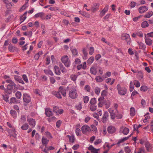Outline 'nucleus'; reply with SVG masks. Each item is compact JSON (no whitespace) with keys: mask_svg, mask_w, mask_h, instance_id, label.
Listing matches in <instances>:
<instances>
[{"mask_svg":"<svg viewBox=\"0 0 153 153\" xmlns=\"http://www.w3.org/2000/svg\"><path fill=\"white\" fill-rule=\"evenodd\" d=\"M84 89L86 91L90 92L91 90V87L88 85H86L85 86Z\"/></svg>","mask_w":153,"mask_h":153,"instance_id":"obj_53","label":"nucleus"},{"mask_svg":"<svg viewBox=\"0 0 153 153\" xmlns=\"http://www.w3.org/2000/svg\"><path fill=\"white\" fill-rule=\"evenodd\" d=\"M107 130L108 133L112 134L115 132L116 129L114 127L111 126L108 127Z\"/></svg>","mask_w":153,"mask_h":153,"instance_id":"obj_16","label":"nucleus"},{"mask_svg":"<svg viewBox=\"0 0 153 153\" xmlns=\"http://www.w3.org/2000/svg\"><path fill=\"white\" fill-rule=\"evenodd\" d=\"M72 52L73 55L74 56H77L78 54V52L76 49H73L72 50Z\"/></svg>","mask_w":153,"mask_h":153,"instance_id":"obj_63","label":"nucleus"},{"mask_svg":"<svg viewBox=\"0 0 153 153\" xmlns=\"http://www.w3.org/2000/svg\"><path fill=\"white\" fill-rule=\"evenodd\" d=\"M94 52V48L93 47H91L89 49V54L90 55L93 54Z\"/></svg>","mask_w":153,"mask_h":153,"instance_id":"obj_56","label":"nucleus"},{"mask_svg":"<svg viewBox=\"0 0 153 153\" xmlns=\"http://www.w3.org/2000/svg\"><path fill=\"white\" fill-rule=\"evenodd\" d=\"M90 109L91 111H94L97 109V106L94 105H91L90 106Z\"/></svg>","mask_w":153,"mask_h":153,"instance_id":"obj_44","label":"nucleus"},{"mask_svg":"<svg viewBox=\"0 0 153 153\" xmlns=\"http://www.w3.org/2000/svg\"><path fill=\"white\" fill-rule=\"evenodd\" d=\"M134 83L135 85L137 87H139L140 86V82L136 80H134Z\"/></svg>","mask_w":153,"mask_h":153,"instance_id":"obj_54","label":"nucleus"},{"mask_svg":"<svg viewBox=\"0 0 153 153\" xmlns=\"http://www.w3.org/2000/svg\"><path fill=\"white\" fill-rule=\"evenodd\" d=\"M22 78L26 82H28V79L26 75L25 74H23L22 76Z\"/></svg>","mask_w":153,"mask_h":153,"instance_id":"obj_57","label":"nucleus"},{"mask_svg":"<svg viewBox=\"0 0 153 153\" xmlns=\"http://www.w3.org/2000/svg\"><path fill=\"white\" fill-rule=\"evenodd\" d=\"M100 88L96 87L94 89V91L95 93L97 95L99 94L100 92Z\"/></svg>","mask_w":153,"mask_h":153,"instance_id":"obj_49","label":"nucleus"},{"mask_svg":"<svg viewBox=\"0 0 153 153\" xmlns=\"http://www.w3.org/2000/svg\"><path fill=\"white\" fill-rule=\"evenodd\" d=\"M92 130L93 131L96 132L97 131V129L96 127L94 125H92L91 126Z\"/></svg>","mask_w":153,"mask_h":153,"instance_id":"obj_61","label":"nucleus"},{"mask_svg":"<svg viewBox=\"0 0 153 153\" xmlns=\"http://www.w3.org/2000/svg\"><path fill=\"white\" fill-rule=\"evenodd\" d=\"M124 150L126 153H130L131 151V150L128 146L125 147Z\"/></svg>","mask_w":153,"mask_h":153,"instance_id":"obj_60","label":"nucleus"},{"mask_svg":"<svg viewBox=\"0 0 153 153\" xmlns=\"http://www.w3.org/2000/svg\"><path fill=\"white\" fill-rule=\"evenodd\" d=\"M15 96L17 98L20 99L22 97V94L20 91H17L15 94Z\"/></svg>","mask_w":153,"mask_h":153,"instance_id":"obj_43","label":"nucleus"},{"mask_svg":"<svg viewBox=\"0 0 153 153\" xmlns=\"http://www.w3.org/2000/svg\"><path fill=\"white\" fill-rule=\"evenodd\" d=\"M42 142L43 145L46 146L49 142V140H48L47 138L43 137L42 139Z\"/></svg>","mask_w":153,"mask_h":153,"instance_id":"obj_29","label":"nucleus"},{"mask_svg":"<svg viewBox=\"0 0 153 153\" xmlns=\"http://www.w3.org/2000/svg\"><path fill=\"white\" fill-rule=\"evenodd\" d=\"M153 15V11H150L146 13L144 16V18H149Z\"/></svg>","mask_w":153,"mask_h":153,"instance_id":"obj_25","label":"nucleus"},{"mask_svg":"<svg viewBox=\"0 0 153 153\" xmlns=\"http://www.w3.org/2000/svg\"><path fill=\"white\" fill-rule=\"evenodd\" d=\"M27 121L32 128H34L36 125V121L33 118H27Z\"/></svg>","mask_w":153,"mask_h":153,"instance_id":"obj_11","label":"nucleus"},{"mask_svg":"<svg viewBox=\"0 0 153 153\" xmlns=\"http://www.w3.org/2000/svg\"><path fill=\"white\" fill-rule=\"evenodd\" d=\"M103 80L102 77L99 76H97L95 77V80L97 82H101Z\"/></svg>","mask_w":153,"mask_h":153,"instance_id":"obj_42","label":"nucleus"},{"mask_svg":"<svg viewBox=\"0 0 153 153\" xmlns=\"http://www.w3.org/2000/svg\"><path fill=\"white\" fill-rule=\"evenodd\" d=\"M45 114L47 116L49 117L52 115V112L49 108H46L45 109Z\"/></svg>","mask_w":153,"mask_h":153,"instance_id":"obj_18","label":"nucleus"},{"mask_svg":"<svg viewBox=\"0 0 153 153\" xmlns=\"http://www.w3.org/2000/svg\"><path fill=\"white\" fill-rule=\"evenodd\" d=\"M94 60V58L93 56H91L88 59L87 63L88 65H90L93 62Z\"/></svg>","mask_w":153,"mask_h":153,"instance_id":"obj_27","label":"nucleus"},{"mask_svg":"<svg viewBox=\"0 0 153 153\" xmlns=\"http://www.w3.org/2000/svg\"><path fill=\"white\" fill-rule=\"evenodd\" d=\"M138 44L140 49H143V50H145L146 47L144 44L140 42L138 43Z\"/></svg>","mask_w":153,"mask_h":153,"instance_id":"obj_31","label":"nucleus"},{"mask_svg":"<svg viewBox=\"0 0 153 153\" xmlns=\"http://www.w3.org/2000/svg\"><path fill=\"white\" fill-rule=\"evenodd\" d=\"M61 61L65 66L68 67L70 66V61L69 60L68 56H63L61 58Z\"/></svg>","mask_w":153,"mask_h":153,"instance_id":"obj_3","label":"nucleus"},{"mask_svg":"<svg viewBox=\"0 0 153 153\" xmlns=\"http://www.w3.org/2000/svg\"><path fill=\"white\" fill-rule=\"evenodd\" d=\"M59 110V108L57 106H54L53 108V111L54 112L57 114Z\"/></svg>","mask_w":153,"mask_h":153,"instance_id":"obj_59","label":"nucleus"},{"mask_svg":"<svg viewBox=\"0 0 153 153\" xmlns=\"http://www.w3.org/2000/svg\"><path fill=\"white\" fill-rule=\"evenodd\" d=\"M136 4V3L135 1H131L130 4V6L131 7V8L134 7L135 6Z\"/></svg>","mask_w":153,"mask_h":153,"instance_id":"obj_64","label":"nucleus"},{"mask_svg":"<svg viewBox=\"0 0 153 153\" xmlns=\"http://www.w3.org/2000/svg\"><path fill=\"white\" fill-rule=\"evenodd\" d=\"M108 5H106L104 9L102 10L101 13V15L102 16H104L105 14V13L108 11Z\"/></svg>","mask_w":153,"mask_h":153,"instance_id":"obj_26","label":"nucleus"},{"mask_svg":"<svg viewBox=\"0 0 153 153\" xmlns=\"http://www.w3.org/2000/svg\"><path fill=\"white\" fill-rule=\"evenodd\" d=\"M131 136V135H130L129 136L124 137L122 139H120L119 140L118 143H123L125 141L127 140Z\"/></svg>","mask_w":153,"mask_h":153,"instance_id":"obj_37","label":"nucleus"},{"mask_svg":"<svg viewBox=\"0 0 153 153\" xmlns=\"http://www.w3.org/2000/svg\"><path fill=\"white\" fill-rule=\"evenodd\" d=\"M147 150L148 151H151V146L149 143L147 142L145 144Z\"/></svg>","mask_w":153,"mask_h":153,"instance_id":"obj_38","label":"nucleus"},{"mask_svg":"<svg viewBox=\"0 0 153 153\" xmlns=\"http://www.w3.org/2000/svg\"><path fill=\"white\" fill-rule=\"evenodd\" d=\"M10 113L11 116L13 117L14 118H16L17 117V113L15 110H11Z\"/></svg>","mask_w":153,"mask_h":153,"instance_id":"obj_35","label":"nucleus"},{"mask_svg":"<svg viewBox=\"0 0 153 153\" xmlns=\"http://www.w3.org/2000/svg\"><path fill=\"white\" fill-rule=\"evenodd\" d=\"M14 79L16 81L20 83H21L23 84H25L24 82L23 81L22 78L19 76H14Z\"/></svg>","mask_w":153,"mask_h":153,"instance_id":"obj_19","label":"nucleus"},{"mask_svg":"<svg viewBox=\"0 0 153 153\" xmlns=\"http://www.w3.org/2000/svg\"><path fill=\"white\" fill-rule=\"evenodd\" d=\"M6 82L10 83L7 86V88L5 90V92L8 94H10L12 93L13 90L16 87V84L10 79H7Z\"/></svg>","mask_w":153,"mask_h":153,"instance_id":"obj_1","label":"nucleus"},{"mask_svg":"<svg viewBox=\"0 0 153 153\" xmlns=\"http://www.w3.org/2000/svg\"><path fill=\"white\" fill-rule=\"evenodd\" d=\"M8 49L9 51L11 52H13L16 50V48L12 45L11 44L9 45Z\"/></svg>","mask_w":153,"mask_h":153,"instance_id":"obj_34","label":"nucleus"},{"mask_svg":"<svg viewBox=\"0 0 153 153\" xmlns=\"http://www.w3.org/2000/svg\"><path fill=\"white\" fill-rule=\"evenodd\" d=\"M43 54V52L42 51H41L36 54L34 56V58L35 59L37 60L39 58L40 56L42 55Z\"/></svg>","mask_w":153,"mask_h":153,"instance_id":"obj_20","label":"nucleus"},{"mask_svg":"<svg viewBox=\"0 0 153 153\" xmlns=\"http://www.w3.org/2000/svg\"><path fill=\"white\" fill-rule=\"evenodd\" d=\"M148 88L146 86H141L140 88L141 91H147L148 90Z\"/></svg>","mask_w":153,"mask_h":153,"instance_id":"obj_55","label":"nucleus"},{"mask_svg":"<svg viewBox=\"0 0 153 153\" xmlns=\"http://www.w3.org/2000/svg\"><path fill=\"white\" fill-rule=\"evenodd\" d=\"M23 100L24 102L29 103L31 101L30 97L27 94L24 93L23 95Z\"/></svg>","mask_w":153,"mask_h":153,"instance_id":"obj_7","label":"nucleus"},{"mask_svg":"<svg viewBox=\"0 0 153 153\" xmlns=\"http://www.w3.org/2000/svg\"><path fill=\"white\" fill-rule=\"evenodd\" d=\"M76 133L77 135L79 136H80L81 134L80 129L78 128H77L76 129Z\"/></svg>","mask_w":153,"mask_h":153,"instance_id":"obj_51","label":"nucleus"},{"mask_svg":"<svg viewBox=\"0 0 153 153\" xmlns=\"http://www.w3.org/2000/svg\"><path fill=\"white\" fill-rule=\"evenodd\" d=\"M79 13L83 16L87 18H89L90 17V15L85 11H79Z\"/></svg>","mask_w":153,"mask_h":153,"instance_id":"obj_17","label":"nucleus"},{"mask_svg":"<svg viewBox=\"0 0 153 153\" xmlns=\"http://www.w3.org/2000/svg\"><path fill=\"white\" fill-rule=\"evenodd\" d=\"M45 135L48 139H52L53 138L51 133L48 131H46L45 133Z\"/></svg>","mask_w":153,"mask_h":153,"instance_id":"obj_46","label":"nucleus"},{"mask_svg":"<svg viewBox=\"0 0 153 153\" xmlns=\"http://www.w3.org/2000/svg\"><path fill=\"white\" fill-rule=\"evenodd\" d=\"M54 70L56 74L58 75H59L60 74L61 72L58 66L56 65L54 67Z\"/></svg>","mask_w":153,"mask_h":153,"instance_id":"obj_23","label":"nucleus"},{"mask_svg":"<svg viewBox=\"0 0 153 153\" xmlns=\"http://www.w3.org/2000/svg\"><path fill=\"white\" fill-rule=\"evenodd\" d=\"M52 93L53 94L55 95L57 98L60 99L62 98V97L60 94V93L59 92V90L57 92L53 91Z\"/></svg>","mask_w":153,"mask_h":153,"instance_id":"obj_33","label":"nucleus"},{"mask_svg":"<svg viewBox=\"0 0 153 153\" xmlns=\"http://www.w3.org/2000/svg\"><path fill=\"white\" fill-rule=\"evenodd\" d=\"M117 88L118 91V94L122 95H125L126 93V89L124 87H121L119 84L117 86Z\"/></svg>","mask_w":153,"mask_h":153,"instance_id":"obj_2","label":"nucleus"},{"mask_svg":"<svg viewBox=\"0 0 153 153\" xmlns=\"http://www.w3.org/2000/svg\"><path fill=\"white\" fill-rule=\"evenodd\" d=\"M59 67L62 72L63 73L67 72V70L65 68V67H64L63 65L61 63L59 64Z\"/></svg>","mask_w":153,"mask_h":153,"instance_id":"obj_39","label":"nucleus"},{"mask_svg":"<svg viewBox=\"0 0 153 153\" xmlns=\"http://www.w3.org/2000/svg\"><path fill=\"white\" fill-rule=\"evenodd\" d=\"M26 120L25 117L24 115L22 116L20 119V122L22 123H23L26 121Z\"/></svg>","mask_w":153,"mask_h":153,"instance_id":"obj_52","label":"nucleus"},{"mask_svg":"<svg viewBox=\"0 0 153 153\" xmlns=\"http://www.w3.org/2000/svg\"><path fill=\"white\" fill-rule=\"evenodd\" d=\"M88 149L91 151V152H98L100 150V149H97L95 148L92 145H91L89 146V147L88 148Z\"/></svg>","mask_w":153,"mask_h":153,"instance_id":"obj_24","label":"nucleus"},{"mask_svg":"<svg viewBox=\"0 0 153 153\" xmlns=\"http://www.w3.org/2000/svg\"><path fill=\"white\" fill-rule=\"evenodd\" d=\"M141 27L143 28H145L148 27L149 25V24L148 22L146 21L143 22L141 24Z\"/></svg>","mask_w":153,"mask_h":153,"instance_id":"obj_40","label":"nucleus"},{"mask_svg":"<svg viewBox=\"0 0 153 153\" xmlns=\"http://www.w3.org/2000/svg\"><path fill=\"white\" fill-rule=\"evenodd\" d=\"M139 153H145V150L143 147H141L139 149H137Z\"/></svg>","mask_w":153,"mask_h":153,"instance_id":"obj_48","label":"nucleus"},{"mask_svg":"<svg viewBox=\"0 0 153 153\" xmlns=\"http://www.w3.org/2000/svg\"><path fill=\"white\" fill-rule=\"evenodd\" d=\"M81 129L83 134H86L91 131L90 127L87 125L82 126Z\"/></svg>","mask_w":153,"mask_h":153,"instance_id":"obj_8","label":"nucleus"},{"mask_svg":"<svg viewBox=\"0 0 153 153\" xmlns=\"http://www.w3.org/2000/svg\"><path fill=\"white\" fill-rule=\"evenodd\" d=\"M89 98L88 96L83 97V101L84 103H87L88 102Z\"/></svg>","mask_w":153,"mask_h":153,"instance_id":"obj_50","label":"nucleus"},{"mask_svg":"<svg viewBox=\"0 0 153 153\" xmlns=\"http://www.w3.org/2000/svg\"><path fill=\"white\" fill-rule=\"evenodd\" d=\"M108 113L107 111L105 112L102 118V121L103 123H105L108 120Z\"/></svg>","mask_w":153,"mask_h":153,"instance_id":"obj_13","label":"nucleus"},{"mask_svg":"<svg viewBox=\"0 0 153 153\" xmlns=\"http://www.w3.org/2000/svg\"><path fill=\"white\" fill-rule=\"evenodd\" d=\"M32 31H29V32H25L23 33V35L25 36H28L29 37H30L32 36Z\"/></svg>","mask_w":153,"mask_h":153,"instance_id":"obj_45","label":"nucleus"},{"mask_svg":"<svg viewBox=\"0 0 153 153\" xmlns=\"http://www.w3.org/2000/svg\"><path fill=\"white\" fill-rule=\"evenodd\" d=\"M145 42L147 45L150 46L153 43V41L150 39L146 38L145 39Z\"/></svg>","mask_w":153,"mask_h":153,"instance_id":"obj_22","label":"nucleus"},{"mask_svg":"<svg viewBox=\"0 0 153 153\" xmlns=\"http://www.w3.org/2000/svg\"><path fill=\"white\" fill-rule=\"evenodd\" d=\"M148 9V7L146 6H142L139 7L138 8V11L139 13H142L146 11Z\"/></svg>","mask_w":153,"mask_h":153,"instance_id":"obj_12","label":"nucleus"},{"mask_svg":"<svg viewBox=\"0 0 153 153\" xmlns=\"http://www.w3.org/2000/svg\"><path fill=\"white\" fill-rule=\"evenodd\" d=\"M76 107L77 109L78 110H80L82 108V103L80 102H79V104L76 105Z\"/></svg>","mask_w":153,"mask_h":153,"instance_id":"obj_62","label":"nucleus"},{"mask_svg":"<svg viewBox=\"0 0 153 153\" xmlns=\"http://www.w3.org/2000/svg\"><path fill=\"white\" fill-rule=\"evenodd\" d=\"M34 17L35 18L40 17L42 19L44 20L45 19V14L43 12L39 13L36 14Z\"/></svg>","mask_w":153,"mask_h":153,"instance_id":"obj_15","label":"nucleus"},{"mask_svg":"<svg viewBox=\"0 0 153 153\" xmlns=\"http://www.w3.org/2000/svg\"><path fill=\"white\" fill-rule=\"evenodd\" d=\"M78 76L77 74H72L70 76L71 79L73 81L75 82Z\"/></svg>","mask_w":153,"mask_h":153,"instance_id":"obj_36","label":"nucleus"},{"mask_svg":"<svg viewBox=\"0 0 153 153\" xmlns=\"http://www.w3.org/2000/svg\"><path fill=\"white\" fill-rule=\"evenodd\" d=\"M7 125L10 128H12V131H13V134H10V131L9 130L8 131L10 136V137H13L16 138V134L15 133V132H16V130L15 129V128H14L13 127H12V126L11 125V124L9 122H7Z\"/></svg>","mask_w":153,"mask_h":153,"instance_id":"obj_6","label":"nucleus"},{"mask_svg":"<svg viewBox=\"0 0 153 153\" xmlns=\"http://www.w3.org/2000/svg\"><path fill=\"white\" fill-rule=\"evenodd\" d=\"M29 127V125L27 123H25L23 124L22 126H21V128L22 129L25 130H27L28 128Z\"/></svg>","mask_w":153,"mask_h":153,"instance_id":"obj_41","label":"nucleus"},{"mask_svg":"<svg viewBox=\"0 0 153 153\" xmlns=\"http://www.w3.org/2000/svg\"><path fill=\"white\" fill-rule=\"evenodd\" d=\"M90 72L94 75H95L97 73L96 68L94 66H92L90 69Z\"/></svg>","mask_w":153,"mask_h":153,"instance_id":"obj_21","label":"nucleus"},{"mask_svg":"<svg viewBox=\"0 0 153 153\" xmlns=\"http://www.w3.org/2000/svg\"><path fill=\"white\" fill-rule=\"evenodd\" d=\"M130 114L131 116L133 117L135 114V111L134 108L131 107L130 110Z\"/></svg>","mask_w":153,"mask_h":153,"instance_id":"obj_28","label":"nucleus"},{"mask_svg":"<svg viewBox=\"0 0 153 153\" xmlns=\"http://www.w3.org/2000/svg\"><path fill=\"white\" fill-rule=\"evenodd\" d=\"M44 71L46 74H49L51 76H53V75L52 71L49 69H44Z\"/></svg>","mask_w":153,"mask_h":153,"instance_id":"obj_30","label":"nucleus"},{"mask_svg":"<svg viewBox=\"0 0 153 153\" xmlns=\"http://www.w3.org/2000/svg\"><path fill=\"white\" fill-rule=\"evenodd\" d=\"M129 130L128 128L122 127L120 128V132L123 133L124 135H126L129 133Z\"/></svg>","mask_w":153,"mask_h":153,"instance_id":"obj_10","label":"nucleus"},{"mask_svg":"<svg viewBox=\"0 0 153 153\" xmlns=\"http://www.w3.org/2000/svg\"><path fill=\"white\" fill-rule=\"evenodd\" d=\"M122 39L125 40L128 45H130V38L129 35L126 33H123L122 35Z\"/></svg>","mask_w":153,"mask_h":153,"instance_id":"obj_5","label":"nucleus"},{"mask_svg":"<svg viewBox=\"0 0 153 153\" xmlns=\"http://www.w3.org/2000/svg\"><path fill=\"white\" fill-rule=\"evenodd\" d=\"M49 122H52L56 119V117H49L47 118Z\"/></svg>","mask_w":153,"mask_h":153,"instance_id":"obj_58","label":"nucleus"},{"mask_svg":"<svg viewBox=\"0 0 153 153\" xmlns=\"http://www.w3.org/2000/svg\"><path fill=\"white\" fill-rule=\"evenodd\" d=\"M59 92L61 93L62 96L65 97L66 96V90L62 86H60L59 88Z\"/></svg>","mask_w":153,"mask_h":153,"instance_id":"obj_9","label":"nucleus"},{"mask_svg":"<svg viewBox=\"0 0 153 153\" xmlns=\"http://www.w3.org/2000/svg\"><path fill=\"white\" fill-rule=\"evenodd\" d=\"M100 4L98 3H95L91 7V10L93 12H95L98 9Z\"/></svg>","mask_w":153,"mask_h":153,"instance_id":"obj_14","label":"nucleus"},{"mask_svg":"<svg viewBox=\"0 0 153 153\" xmlns=\"http://www.w3.org/2000/svg\"><path fill=\"white\" fill-rule=\"evenodd\" d=\"M90 103L91 105H95L96 103V99L95 98H92L90 101Z\"/></svg>","mask_w":153,"mask_h":153,"instance_id":"obj_47","label":"nucleus"},{"mask_svg":"<svg viewBox=\"0 0 153 153\" xmlns=\"http://www.w3.org/2000/svg\"><path fill=\"white\" fill-rule=\"evenodd\" d=\"M67 137L69 138V141L70 142L73 143L74 142L75 140V138L74 136L72 135V136L69 135H67Z\"/></svg>","mask_w":153,"mask_h":153,"instance_id":"obj_32","label":"nucleus"},{"mask_svg":"<svg viewBox=\"0 0 153 153\" xmlns=\"http://www.w3.org/2000/svg\"><path fill=\"white\" fill-rule=\"evenodd\" d=\"M68 95L69 97L73 99H76L78 96L77 91L75 89H73L69 91Z\"/></svg>","mask_w":153,"mask_h":153,"instance_id":"obj_4","label":"nucleus"}]
</instances>
